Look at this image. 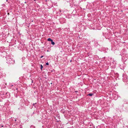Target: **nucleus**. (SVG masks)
<instances>
[{
    "label": "nucleus",
    "instance_id": "nucleus-12",
    "mask_svg": "<svg viewBox=\"0 0 128 128\" xmlns=\"http://www.w3.org/2000/svg\"><path fill=\"white\" fill-rule=\"evenodd\" d=\"M89 128H92L91 127H90Z\"/></svg>",
    "mask_w": 128,
    "mask_h": 128
},
{
    "label": "nucleus",
    "instance_id": "nucleus-1",
    "mask_svg": "<svg viewBox=\"0 0 128 128\" xmlns=\"http://www.w3.org/2000/svg\"><path fill=\"white\" fill-rule=\"evenodd\" d=\"M7 62L8 64H12L14 62V60L11 58H6Z\"/></svg>",
    "mask_w": 128,
    "mask_h": 128
},
{
    "label": "nucleus",
    "instance_id": "nucleus-8",
    "mask_svg": "<svg viewBox=\"0 0 128 128\" xmlns=\"http://www.w3.org/2000/svg\"><path fill=\"white\" fill-rule=\"evenodd\" d=\"M36 104V103H35V104L34 103V104H33V105L34 106V105H35V104Z\"/></svg>",
    "mask_w": 128,
    "mask_h": 128
},
{
    "label": "nucleus",
    "instance_id": "nucleus-4",
    "mask_svg": "<svg viewBox=\"0 0 128 128\" xmlns=\"http://www.w3.org/2000/svg\"><path fill=\"white\" fill-rule=\"evenodd\" d=\"M93 95V94L92 93H90L88 94V95L91 96Z\"/></svg>",
    "mask_w": 128,
    "mask_h": 128
},
{
    "label": "nucleus",
    "instance_id": "nucleus-9",
    "mask_svg": "<svg viewBox=\"0 0 128 128\" xmlns=\"http://www.w3.org/2000/svg\"><path fill=\"white\" fill-rule=\"evenodd\" d=\"M16 121V119H15V121Z\"/></svg>",
    "mask_w": 128,
    "mask_h": 128
},
{
    "label": "nucleus",
    "instance_id": "nucleus-5",
    "mask_svg": "<svg viewBox=\"0 0 128 128\" xmlns=\"http://www.w3.org/2000/svg\"><path fill=\"white\" fill-rule=\"evenodd\" d=\"M40 66H41V68H40V69L41 70H42V68H43V66H42V65H40Z\"/></svg>",
    "mask_w": 128,
    "mask_h": 128
},
{
    "label": "nucleus",
    "instance_id": "nucleus-2",
    "mask_svg": "<svg viewBox=\"0 0 128 128\" xmlns=\"http://www.w3.org/2000/svg\"><path fill=\"white\" fill-rule=\"evenodd\" d=\"M48 41H51V42L53 40H52L50 38H48Z\"/></svg>",
    "mask_w": 128,
    "mask_h": 128
},
{
    "label": "nucleus",
    "instance_id": "nucleus-11",
    "mask_svg": "<svg viewBox=\"0 0 128 128\" xmlns=\"http://www.w3.org/2000/svg\"><path fill=\"white\" fill-rule=\"evenodd\" d=\"M8 0H6V2H8Z\"/></svg>",
    "mask_w": 128,
    "mask_h": 128
},
{
    "label": "nucleus",
    "instance_id": "nucleus-10",
    "mask_svg": "<svg viewBox=\"0 0 128 128\" xmlns=\"http://www.w3.org/2000/svg\"><path fill=\"white\" fill-rule=\"evenodd\" d=\"M1 126L2 127H3V126Z\"/></svg>",
    "mask_w": 128,
    "mask_h": 128
},
{
    "label": "nucleus",
    "instance_id": "nucleus-3",
    "mask_svg": "<svg viewBox=\"0 0 128 128\" xmlns=\"http://www.w3.org/2000/svg\"><path fill=\"white\" fill-rule=\"evenodd\" d=\"M51 44H52V45H54L55 44V43H54V42H53V40H52V41L51 42Z\"/></svg>",
    "mask_w": 128,
    "mask_h": 128
},
{
    "label": "nucleus",
    "instance_id": "nucleus-6",
    "mask_svg": "<svg viewBox=\"0 0 128 128\" xmlns=\"http://www.w3.org/2000/svg\"><path fill=\"white\" fill-rule=\"evenodd\" d=\"M46 64L47 65H49V63H48V62H47V63H46Z\"/></svg>",
    "mask_w": 128,
    "mask_h": 128
},
{
    "label": "nucleus",
    "instance_id": "nucleus-13",
    "mask_svg": "<svg viewBox=\"0 0 128 128\" xmlns=\"http://www.w3.org/2000/svg\"><path fill=\"white\" fill-rule=\"evenodd\" d=\"M22 128V127H21V128Z\"/></svg>",
    "mask_w": 128,
    "mask_h": 128
},
{
    "label": "nucleus",
    "instance_id": "nucleus-7",
    "mask_svg": "<svg viewBox=\"0 0 128 128\" xmlns=\"http://www.w3.org/2000/svg\"><path fill=\"white\" fill-rule=\"evenodd\" d=\"M43 57V56H40V58H42Z\"/></svg>",
    "mask_w": 128,
    "mask_h": 128
}]
</instances>
